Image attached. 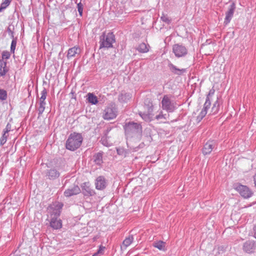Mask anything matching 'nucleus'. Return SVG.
<instances>
[{
  "label": "nucleus",
  "instance_id": "79ce46f5",
  "mask_svg": "<svg viewBox=\"0 0 256 256\" xmlns=\"http://www.w3.org/2000/svg\"><path fill=\"white\" fill-rule=\"evenodd\" d=\"M8 2H2L1 5H0V6L2 7H3L4 8H6L8 6Z\"/></svg>",
  "mask_w": 256,
  "mask_h": 256
},
{
  "label": "nucleus",
  "instance_id": "9d476101",
  "mask_svg": "<svg viewBox=\"0 0 256 256\" xmlns=\"http://www.w3.org/2000/svg\"><path fill=\"white\" fill-rule=\"evenodd\" d=\"M216 143L214 140H209L204 146L202 154L204 155L209 154L216 148Z\"/></svg>",
  "mask_w": 256,
  "mask_h": 256
},
{
  "label": "nucleus",
  "instance_id": "20e7f679",
  "mask_svg": "<svg viewBox=\"0 0 256 256\" xmlns=\"http://www.w3.org/2000/svg\"><path fill=\"white\" fill-rule=\"evenodd\" d=\"M124 129L126 134L130 135L134 134L141 133L142 128L139 124L129 122L126 124L124 126Z\"/></svg>",
  "mask_w": 256,
  "mask_h": 256
},
{
  "label": "nucleus",
  "instance_id": "5701e85b",
  "mask_svg": "<svg viewBox=\"0 0 256 256\" xmlns=\"http://www.w3.org/2000/svg\"><path fill=\"white\" fill-rule=\"evenodd\" d=\"M134 238L132 235L129 236L128 237L126 238L122 242V246H121V248H122V246L124 247V248H126L128 246H130V244L134 241Z\"/></svg>",
  "mask_w": 256,
  "mask_h": 256
},
{
  "label": "nucleus",
  "instance_id": "dca6fc26",
  "mask_svg": "<svg viewBox=\"0 0 256 256\" xmlns=\"http://www.w3.org/2000/svg\"><path fill=\"white\" fill-rule=\"evenodd\" d=\"M81 50L78 46H75L72 48H70L68 50L67 58L70 59L72 57H74L76 54H80Z\"/></svg>",
  "mask_w": 256,
  "mask_h": 256
},
{
  "label": "nucleus",
  "instance_id": "412c9836",
  "mask_svg": "<svg viewBox=\"0 0 256 256\" xmlns=\"http://www.w3.org/2000/svg\"><path fill=\"white\" fill-rule=\"evenodd\" d=\"M104 152H98L96 154L93 158L94 161L97 165L100 166L103 163L102 156Z\"/></svg>",
  "mask_w": 256,
  "mask_h": 256
},
{
  "label": "nucleus",
  "instance_id": "f03ea898",
  "mask_svg": "<svg viewBox=\"0 0 256 256\" xmlns=\"http://www.w3.org/2000/svg\"><path fill=\"white\" fill-rule=\"evenodd\" d=\"M116 41L115 36L112 32H103L100 38V48H110Z\"/></svg>",
  "mask_w": 256,
  "mask_h": 256
},
{
  "label": "nucleus",
  "instance_id": "3c124183",
  "mask_svg": "<svg viewBox=\"0 0 256 256\" xmlns=\"http://www.w3.org/2000/svg\"><path fill=\"white\" fill-rule=\"evenodd\" d=\"M143 145H144V144L142 143V144H140V146L141 148H142Z\"/></svg>",
  "mask_w": 256,
  "mask_h": 256
},
{
  "label": "nucleus",
  "instance_id": "f3484780",
  "mask_svg": "<svg viewBox=\"0 0 256 256\" xmlns=\"http://www.w3.org/2000/svg\"><path fill=\"white\" fill-rule=\"evenodd\" d=\"M168 66L170 70L175 74L177 75H181L182 74L186 72V69L182 68L180 69L176 68V66L174 65L171 62L168 63Z\"/></svg>",
  "mask_w": 256,
  "mask_h": 256
},
{
  "label": "nucleus",
  "instance_id": "09e8293b",
  "mask_svg": "<svg viewBox=\"0 0 256 256\" xmlns=\"http://www.w3.org/2000/svg\"><path fill=\"white\" fill-rule=\"evenodd\" d=\"M117 152L118 154H120V150L118 149Z\"/></svg>",
  "mask_w": 256,
  "mask_h": 256
},
{
  "label": "nucleus",
  "instance_id": "f8f14e48",
  "mask_svg": "<svg viewBox=\"0 0 256 256\" xmlns=\"http://www.w3.org/2000/svg\"><path fill=\"white\" fill-rule=\"evenodd\" d=\"M82 193L86 196H92L95 194L94 190L91 188L89 182H84L82 186Z\"/></svg>",
  "mask_w": 256,
  "mask_h": 256
},
{
  "label": "nucleus",
  "instance_id": "0eeeda50",
  "mask_svg": "<svg viewBox=\"0 0 256 256\" xmlns=\"http://www.w3.org/2000/svg\"><path fill=\"white\" fill-rule=\"evenodd\" d=\"M235 189L244 198H250L253 194L252 192L246 186L238 184L236 186Z\"/></svg>",
  "mask_w": 256,
  "mask_h": 256
},
{
  "label": "nucleus",
  "instance_id": "f704fd0d",
  "mask_svg": "<svg viewBox=\"0 0 256 256\" xmlns=\"http://www.w3.org/2000/svg\"><path fill=\"white\" fill-rule=\"evenodd\" d=\"M160 19L166 23L168 24L170 22L171 20L169 19L168 17L166 15L162 14L161 16Z\"/></svg>",
  "mask_w": 256,
  "mask_h": 256
},
{
  "label": "nucleus",
  "instance_id": "ea45409f",
  "mask_svg": "<svg viewBox=\"0 0 256 256\" xmlns=\"http://www.w3.org/2000/svg\"><path fill=\"white\" fill-rule=\"evenodd\" d=\"M101 141H102V144L104 145V146H108V142H107V140H106V138H102V140H101Z\"/></svg>",
  "mask_w": 256,
  "mask_h": 256
},
{
  "label": "nucleus",
  "instance_id": "c85d7f7f",
  "mask_svg": "<svg viewBox=\"0 0 256 256\" xmlns=\"http://www.w3.org/2000/svg\"><path fill=\"white\" fill-rule=\"evenodd\" d=\"M206 114H207V111H206L205 110H203L202 109L200 114H198V116L196 118V120L198 121V122H200L202 120V118L206 116Z\"/></svg>",
  "mask_w": 256,
  "mask_h": 256
},
{
  "label": "nucleus",
  "instance_id": "2eb2a0df",
  "mask_svg": "<svg viewBox=\"0 0 256 256\" xmlns=\"http://www.w3.org/2000/svg\"><path fill=\"white\" fill-rule=\"evenodd\" d=\"M60 174V172L55 168L48 170L46 173V176L51 180H54L58 178Z\"/></svg>",
  "mask_w": 256,
  "mask_h": 256
},
{
  "label": "nucleus",
  "instance_id": "393cba45",
  "mask_svg": "<svg viewBox=\"0 0 256 256\" xmlns=\"http://www.w3.org/2000/svg\"><path fill=\"white\" fill-rule=\"evenodd\" d=\"M88 100L90 103H91L92 104H98V98L95 95L92 93H88Z\"/></svg>",
  "mask_w": 256,
  "mask_h": 256
},
{
  "label": "nucleus",
  "instance_id": "4be33fe9",
  "mask_svg": "<svg viewBox=\"0 0 256 256\" xmlns=\"http://www.w3.org/2000/svg\"><path fill=\"white\" fill-rule=\"evenodd\" d=\"M148 45L146 44L145 43L142 42L136 48V50L141 53H146L149 50Z\"/></svg>",
  "mask_w": 256,
  "mask_h": 256
},
{
  "label": "nucleus",
  "instance_id": "37998d69",
  "mask_svg": "<svg viewBox=\"0 0 256 256\" xmlns=\"http://www.w3.org/2000/svg\"><path fill=\"white\" fill-rule=\"evenodd\" d=\"M253 236L256 238V224L253 228Z\"/></svg>",
  "mask_w": 256,
  "mask_h": 256
},
{
  "label": "nucleus",
  "instance_id": "6ab92c4d",
  "mask_svg": "<svg viewBox=\"0 0 256 256\" xmlns=\"http://www.w3.org/2000/svg\"><path fill=\"white\" fill-rule=\"evenodd\" d=\"M7 62L0 58V76H4L8 71L6 67Z\"/></svg>",
  "mask_w": 256,
  "mask_h": 256
},
{
  "label": "nucleus",
  "instance_id": "bb28decb",
  "mask_svg": "<svg viewBox=\"0 0 256 256\" xmlns=\"http://www.w3.org/2000/svg\"><path fill=\"white\" fill-rule=\"evenodd\" d=\"M219 110V103L217 100L214 102L212 108V112L214 114H216Z\"/></svg>",
  "mask_w": 256,
  "mask_h": 256
},
{
  "label": "nucleus",
  "instance_id": "58836bf2",
  "mask_svg": "<svg viewBox=\"0 0 256 256\" xmlns=\"http://www.w3.org/2000/svg\"><path fill=\"white\" fill-rule=\"evenodd\" d=\"M10 128H11L10 125L9 124H8L6 126V128L4 130V134L8 133L10 130Z\"/></svg>",
  "mask_w": 256,
  "mask_h": 256
},
{
  "label": "nucleus",
  "instance_id": "9b49d317",
  "mask_svg": "<svg viewBox=\"0 0 256 256\" xmlns=\"http://www.w3.org/2000/svg\"><path fill=\"white\" fill-rule=\"evenodd\" d=\"M81 190L79 186L77 185H73L71 187L66 189L64 192V195L66 197H70L71 196L80 194Z\"/></svg>",
  "mask_w": 256,
  "mask_h": 256
},
{
  "label": "nucleus",
  "instance_id": "de8ad7c7",
  "mask_svg": "<svg viewBox=\"0 0 256 256\" xmlns=\"http://www.w3.org/2000/svg\"><path fill=\"white\" fill-rule=\"evenodd\" d=\"M4 8L3 7L0 6V12H2Z\"/></svg>",
  "mask_w": 256,
  "mask_h": 256
},
{
  "label": "nucleus",
  "instance_id": "b1692460",
  "mask_svg": "<svg viewBox=\"0 0 256 256\" xmlns=\"http://www.w3.org/2000/svg\"><path fill=\"white\" fill-rule=\"evenodd\" d=\"M152 246L160 250H165L166 243L163 241L159 240L154 242L152 244Z\"/></svg>",
  "mask_w": 256,
  "mask_h": 256
},
{
  "label": "nucleus",
  "instance_id": "c03bdc74",
  "mask_svg": "<svg viewBox=\"0 0 256 256\" xmlns=\"http://www.w3.org/2000/svg\"><path fill=\"white\" fill-rule=\"evenodd\" d=\"M254 186L256 187V174L254 176Z\"/></svg>",
  "mask_w": 256,
  "mask_h": 256
},
{
  "label": "nucleus",
  "instance_id": "7c9ffc66",
  "mask_svg": "<svg viewBox=\"0 0 256 256\" xmlns=\"http://www.w3.org/2000/svg\"><path fill=\"white\" fill-rule=\"evenodd\" d=\"M7 98V92H6L2 89H0V100H5Z\"/></svg>",
  "mask_w": 256,
  "mask_h": 256
},
{
  "label": "nucleus",
  "instance_id": "aec40b11",
  "mask_svg": "<svg viewBox=\"0 0 256 256\" xmlns=\"http://www.w3.org/2000/svg\"><path fill=\"white\" fill-rule=\"evenodd\" d=\"M132 98V94L127 92H122L118 96V100L121 102H127Z\"/></svg>",
  "mask_w": 256,
  "mask_h": 256
},
{
  "label": "nucleus",
  "instance_id": "a18cd8bd",
  "mask_svg": "<svg viewBox=\"0 0 256 256\" xmlns=\"http://www.w3.org/2000/svg\"><path fill=\"white\" fill-rule=\"evenodd\" d=\"M12 0H5L4 2H8V4H10Z\"/></svg>",
  "mask_w": 256,
  "mask_h": 256
},
{
  "label": "nucleus",
  "instance_id": "72a5a7b5",
  "mask_svg": "<svg viewBox=\"0 0 256 256\" xmlns=\"http://www.w3.org/2000/svg\"><path fill=\"white\" fill-rule=\"evenodd\" d=\"M16 40H13L12 42L11 46H10V52L13 54H14V50L16 49Z\"/></svg>",
  "mask_w": 256,
  "mask_h": 256
},
{
  "label": "nucleus",
  "instance_id": "473e14b6",
  "mask_svg": "<svg viewBox=\"0 0 256 256\" xmlns=\"http://www.w3.org/2000/svg\"><path fill=\"white\" fill-rule=\"evenodd\" d=\"M10 52L8 51H4L2 52V58L1 59H2L4 60V59L8 60L10 58Z\"/></svg>",
  "mask_w": 256,
  "mask_h": 256
},
{
  "label": "nucleus",
  "instance_id": "e433bc0d",
  "mask_svg": "<svg viewBox=\"0 0 256 256\" xmlns=\"http://www.w3.org/2000/svg\"><path fill=\"white\" fill-rule=\"evenodd\" d=\"M6 142V134L4 133L2 137L0 138V144L3 145Z\"/></svg>",
  "mask_w": 256,
  "mask_h": 256
},
{
  "label": "nucleus",
  "instance_id": "c756f323",
  "mask_svg": "<svg viewBox=\"0 0 256 256\" xmlns=\"http://www.w3.org/2000/svg\"><path fill=\"white\" fill-rule=\"evenodd\" d=\"M210 105L211 103L210 100L208 99V98H206L202 110L208 112V110L210 108Z\"/></svg>",
  "mask_w": 256,
  "mask_h": 256
},
{
  "label": "nucleus",
  "instance_id": "f257e3e1",
  "mask_svg": "<svg viewBox=\"0 0 256 256\" xmlns=\"http://www.w3.org/2000/svg\"><path fill=\"white\" fill-rule=\"evenodd\" d=\"M83 137L81 134L76 132L71 133L66 142V148L70 151H74L82 145Z\"/></svg>",
  "mask_w": 256,
  "mask_h": 256
},
{
  "label": "nucleus",
  "instance_id": "49530a36",
  "mask_svg": "<svg viewBox=\"0 0 256 256\" xmlns=\"http://www.w3.org/2000/svg\"><path fill=\"white\" fill-rule=\"evenodd\" d=\"M92 256H100V254H98L97 252H96L92 255Z\"/></svg>",
  "mask_w": 256,
  "mask_h": 256
},
{
  "label": "nucleus",
  "instance_id": "8fccbe9b",
  "mask_svg": "<svg viewBox=\"0 0 256 256\" xmlns=\"http://www.w3.org/2000/svg\"><path fill=\"white\" fill-rule=\"evenodd\" d=\"M117 152L118 154H120V150L118 149Z\"/></svg>",
  "mask_w": 256,
  "mask_h": 256
},
{
  "label": "nucleus",
  "instance_id": "a211bd4d",
  "mask_svg": "<svg viewBox=\"0 0 256 256\" xmlns=\"http://www.w3.org/2000/svg\"><path fill=\"white\" fill-rule=\"evenodd\" d=\"M50 226L55 230L60 228L62 226V220L56 218L52 217L50 222Z\"/></svg>",
  "mask_w": 256,
  "mask_h": 256
},
{
  "label": "nucleus",
  "instance_id": "4c0bfd02",
  "mask_svg": "<svg viewBox=\"0 0 256 256\" xmlns=\"http://www.w3.org/2000/svg\"><path fill=\"white\" fill-rule=\"evenodd\" d=\"M215 90L214 88H212L209 91L208 94L206 98H208V99L210 100V96H213L214 94Z\"/></svg>",
  "mask_w": 256,
  "mask_h": 256
},
{
  "label": "nucleus",
  "instance_id": "ddd939ff",
  "mask_svg": "<svg viewBox=\"0 0 256 256\" xmlns=\"http://www.w3.org/2000/svg\"><path fill=\"white\" fill-rule=\"evenodd\" d=\"M96 188L98 190L104 189L106 186V181L103 176H99L96 180Z\"/></svg>",
  "mask_w": 256,
  "mask_h": 256
},
{
  "label": "nucleus",
  "instance_id": "423d86ee",
  "mask_svg": "<svg viewBox=\"0 0 256 256\" xmlns=\"http://www.w3.org/2000/svg\"><path fill=\"white\" fill-rule=\"evenodd\" d=\"M172 52L177 58L184 57L188 54L186 47L182 44H174L172 46Z\"/></svg>",
  "mask_w": 256,
  "mask_h": 256
},
{
  "label": "nucleus",
  "instance_id": "a878e982",
  "mask_svg": "<svg viewBox=\"0 0 256 256\" xmlns=\"http://www.w3.org/2000/svg\"><path fill=\"white\" fill-rule=\"evenodd\" d=\"M139 114L142 118L146 122H150L152 120V116L150 114H145L140 112H139Z\"/></svg>",
  "mask_w": 256,
  "mask_h": 256
},
{
  "label": "nucleus",
  "instance_id": "1a4fd4ad",
  "mask_svg": "<svg viewBox=\"0 0 256 256\" xmlns=\"http://www.w3.org/2000/svg\"><path fill=\"white\" fill-rule=\"evenodd\" d=\"M236 8V6L235 3L234 2H232L229 6L228 10L226 12V17L224 22V26L228 25L230 22L233 17Z\"/></svg>",
  "mask_w": 256,
  "mask_h": 256
},
{
  "label": "nucleus",
  "instance_id": "c9c22d12",
  "mask_svg": "<svg viewBox=\"0 0 256 256\" xmlns=\"http://www.w3.org/2000/svg\"><path fill=\"white\" fill-rule=\"evenodd\" d=\"M105 250V247L102 246H100L99 247V249L96 252L98 254H100V256L102 255L104 253V251Z\"/></svg>",
  "mask_w": 256,
  "mask_h": 256
},
{
  "label": "nucleus",
  "instance_id": "39448f33",
  "mask_svg": "<svg viewBox=\"0 0 256 256\" xmlns=\"http://www.w3.org/2000/svg\"><path fill=\"white\" fill-rule=\"evenodd\" d=\"M162 108L168 112H172L176 108L175 104L171 101L168 95L164 96L162 100Z\"/></svg>",
  "mask_w": 256,
  "mask_h": 256
},
{
  "label": "nucleus",
  "instance_id": "6e6552de",
  "mask_svg": "<svg viewBox=\"0 0 256 256\" xmlns=\"http://www.w3.org/2000/svg\"><path fill=\"white\" fill-rule=\"evenodd\" d=\"M41 96L39 100V106L38 108V115H41L45 110V106L46 105V102L45 100L46 99L48 92L46 88H44L42 90L41 92Z\"/></svg>",
  "mask_w": 256,
  "mask_h": 256
},
{
  "label": "nucleus",
  "instance_id": "cd10ccee",
  "mask_svg": "<svg viewBox=\"0 0 256 256\" xmlns=\"http://www.w3.org/2000/svg\"><path fill=\"white\" fill-rule=\"evenodd\" d=\"M62 204H60V206H59L58 208L53 210V212L51 214L52 218L54 217V218H58L60 215V209L62 208Z\"/></svg>",
  "mask_w": 256,
  "mask_h": 256
},
{
  "label": "nucleus",
  "instance_id": "2f4dec72",
  "mask_svg": "<svg viewBox=\"0 0 256 256\" xmlns=\"http://www.w3.org/2000/svg\"><path fill=\"white\" fill-rule=\"evenodd\" d=\"M83 8L84 6L80 2L77 4L78 10V12L79 14L81 16H82Z\"/></svg>",
  "mask_w": 256,
  "mask_h": 256
},
{
  "label": "nucleus",
  "instance_id": "4468645a",
  "mask_svg": "<svg viewBox=\"0 0 256 256\" xmlns=\"http://www.w3.org/2000/svg\"><path fill=\"white\" fill-rule=\"evenodd\" d=\"M255 248L254 242V241L248 240L243 245V250L248 253L254 252Z\"/></svg>",
  "mask_w": 256,
  "mask_h": 256
},
{
  "label": "nucleus",
  "instance_id": "a19ab883",
  "mask_svg": "<svg viewBox=\"0 0 256 256\" xmlns=\"http://www.w3.org/2000/svg\"><path fill=\"white\" fill-rule=\"evenodd\" d=\"M164 118V116L162 114V112L160 114H159L156 116V118L157 120H160L161 118Z\"/></svg>",
  "mask_w": 256,
  "mask_h": 256
},
{
  "label": "nucleus",
  "instance_id": "7ed1b4c3",
  "mask_svg": "<svg viewBox=\"0 0 256 256\" xmlns=\"http://www.w3.org/2000/svg\"><path fill=\"white\" fill-rule=\"evenodd\" d=\"M118 115V109L114 104H110L104 110L103 118L106 120H112Z\"/></svg>",
  "mask_w": 256,
  "mask_h": 256
}]
</instances>
